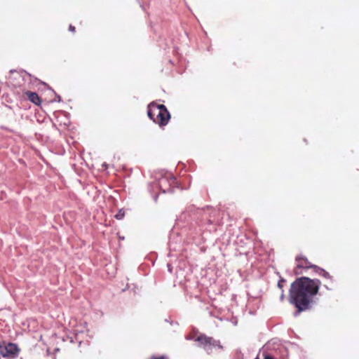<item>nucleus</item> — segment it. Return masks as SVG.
Returning a JSON list of instances; mask_svg holds the SVG:
<instances>
[{"instance_id":"nucleus-11","label":"nucleus","mask_w":359,"mask_h":359,"mask_svg":"<svg viewBox=\"0 0 359 359\" xmlns=\"http://www.w3.org/2000/svg\"><path fill=\"white\" fill-rule=\"evenodd\" d=\"M264 359H273V358H271V356H269V355H266Z\"/></svg>"},{"instance_id":"nucleus-2","label":"nucleus","mask_w":359,"mask_h":359,"mask_svg":"<svg viewBox=\"0 0 359 359\" xmlns=\"http://www.w3.org/2000/svg\"><path fill=\"white\" fill-rule=\"evenodd\" d=\"M147 114L160 127L166 126L170 118V114L165 105L154 102L149 104Z\"/></svg>"},{"instance_id":"nucleus-9","label":"nucleus","mask_w":359,"mask_h":359,"mask_svg":"<svg viewBox=\"0 0 359 359\" xmlns=\"http://www.w3.org/2000/svg\"><path fill=\"white\" fill-rule=\"evenodd\" d=\"M283 283H284V280H280V281L278 282V287L282 288V287H283Z\"/></svg>"},{"instance_id":"nucleus-6","label":"nucleus","mask_w":359,"mask_h":359,"mask_svg":"<svg viewBox=\"0 0 359 359\" xmlns=\"http://www.w3.org/2000/svg\"><path fill=\"white\" fill-rule=\"evenodd\" d=\"M24 95L27 97V99L32 102L33 104L39 106L41 103V99L38 95L36 93L31 92L29 90L25 91Z\"/></svg>"},{"instance_id":"nucleus-4","label":"nucleus","mask_w":359,"mask_h":359,"mask_svg":"<svg viewBox=\"0 0 359 359\" xmlns=\"http://www.w3.org/2000/svg\"><path fill=\"white\" fill-rule=\"evenodd\" d=\"M196 341H198L200 344V345L202 346L207 351L210 350L212 347H221L218 344V341L213 340L212 338L205 337L204 335L198 336L196 338Z\"/></svg>"},{"instance_id":"nucleus-12","label":"nucleus","mask_w":359,"mask_h":359,"mask_svg":"<svg viewBox=\"0 0 359 359\" xmlns=\"http://www.w3.org/2000/svg\"><path fill=\"white\" fill-rule=\"evenodd\" d=\"M281 299H283V294H281V297H280Z\"/></svg>"},{"instance_id":"nucleus-5","label":"nucleus","mask_w":359,"mask_h":359,"mask_svg":"<svg viewBox=\"0 0 359 359\" xmlns=\"http://www.w3.org/2000/svg\"><path fill=\"white\" fill-rule=\"evenodd\" d=\"M296 263L297 269H320L317 266L312 264L306 258L303 256L296 257Z\"/></svg>"},{"instance_id":"nucleus-3","label":"nucleus","mask_w":359,"mask_h":359,"mask_svg":"<svg viewBox=\"0 0 359 359\" xmlns=\"http://www.w3.org/2000/svg\"><path fill=\"white\" fill-rule=\"evenodd\" d=\"M19 349L15 344H0V353L3 357H15L18 354Z\"/></svg>"},{"instance_id":"nucleus-10","label":"nucleus","mask_w":359,"mask_h":359,"mask_svg":"<svg viewBox=\"0 0 359 359\" xmlns=\"http://www.w3.org/2000/svg\"><path fill=\"white\" fill-rule=\"evenodd\" d=\"M151 359H168L165 356H161V357H158V358H151Z\"/></svg>"},{"instance_id":"nucleus-8","label":"nucleus","mask_w":359,"mask_h":359,"mask_svg":"<svg viewBox=\"0 0 359 359\" xmlns=\"http://www.w3.org/2000/svg\"><path fill=\"white\" fill-rule=\"evenodd\" d=\"M69 30L73 33H74L76 32V28L74 26L70 25L69 27Z\"/></svg>"},{"instance_id":"nucleus-1","label":"nucleus","mask_w":359,"mask_h":359,"mask_svg":"<svg viewBox=\"0 0 359 359\" xmlns=\"http://www.w3.org/2000/svg\"><path fill=\"white\" fill-rule=\"evenodd\" d=\"M318 290L316 280L308 278H301L292 283L290 289V301L299 309V311L306 309Z\"/></svg>"},{"instance_id":"nucleus-7","label":"nucleus","mask_w":359,"mask_h":359,"mask_svg":"<svg viewBox=\"0 0 359 359\" xmlns=\"http://www.w3.org/2000/svg\"><path fill=\"white\" fill-rule=\"evenodd\" d=\"M124 216V214L123 213H118L117 215H116L115 217L118 219H121Z\"/></svg>"}]
</instances>
